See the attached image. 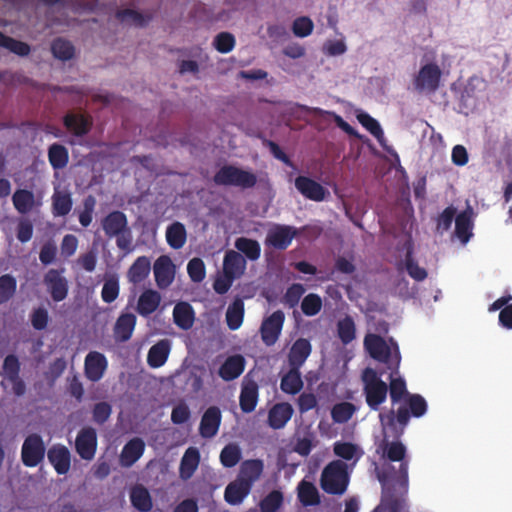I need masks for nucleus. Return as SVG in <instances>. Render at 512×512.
Instances as JSON below:
<instances>
[{
  "mask_svg": "<svg viewBox=\"0 0 512 512\" xmlns=\"http://www.w3.org/2000/svg\"><path fill=\"white\" fill-rule=\"evenodd\" d=\"M382 450V455L390 462H400L397 469L391 463H385L377 472V477L382 485V492L386 493L387 488L391 489L392 494L402 496V486L405 485V498H408L409 489V460L406 459V447L400 441H389L386 438L380 444L378 450Z\"/></svg>",
  "mask_w": 512,
  "mask_h": 512,
  "instance_id": "1",
  "label": "nucleus"
},
{
  "mask_svg": "<svg viewBox=\"0 0 512 512\" xmlns=\"http://www.w3.org/2000/svg\"><path fill=\"white\" fill-rule=\"evenodd\" d=\"M427 402L420 394H410L396 411L389 410L386 413L379 414V420L383 428H389L397 431V424L401 429L398 435L403 433L404 428L408 425L410 417L420 418L427 412Z\"/></svg>",
  "mask_w": 512,
  "mask_h": 512,
  "instance_id": "2",
  "label": "nucleus"
},
{
  "mask_svg": "<svg viewBox=\"0 0 512 512\" xmlns=\"http://www.w3.org/2000/svg\"><path fill=\"white\" fill-rule=\"evenodd\" d=\"M349 484L348 466L342 460L330 462L322 471L321 488L331 495H342Z\"/></svg>",
  "mask_w": 512,
  "mask_h": 512,
  "instance_id": "3",
  "label": "nucleus"
},
{
  "mask_svg": "<svg viewBox=\"0 0 512 512\" xmlns=\"http://www.w3.org/2000/svg\"><path fill=\"white\" fill-rule=\"evenodd\" d=\"M363 393L368 407L377 411L387 399L388 385L380 375L372 369L366 368L362 373Z\"/></svg>",
  "mask_w": 512,
  "mask_h": 512,
  "instance_id": "4",
  "label": "nucleus"
},
{
  "mask_svg": "<svg viewBox=\"0 0 512 512\" xmlns=\"http://www.w3.org/2000/svg\"><path fill=\"white\" fill-rule=\"evenodd\" d=\"M364 347L373 359L387 364L390 370H398L401 356L397 345L392 354L391 348L381 336L369 333L364 338Z\"/></svg>",
  "mask_w": 512,
  "mask_h": 512,
  "instance_id": "5",
  "label": "nucleus"
},
{
  "mask_svg": "<svg viewBox=\"0 0 512 512\" xmlns=\"http://www.w3.org/2000/svg\"><path fill=\"white\" fill-rule=\"evenodd\" d=\"M213 181L217 185L249 189L256 185L257 177L251 171L243 170L234 165H224L215 173Z\"/></svg>",
  "mask_w": 512,
  "mask_h": 512,
  "instance_id": "6",
  "label": "nucleus"
},
{
  "mask_svg": "<svg viewBox=\"0 0 512 512\" xmlns=\"http://www.w3.org/2000/svg\"><path fill=\"white\" fill-rule=\"evenodd\" d=\"M46 446L41 435L29 434L21 447V461L25 467L34 468L44 461Z\"/></svg>",
  "mask_w": 512,
  "mask_h": 512,
  "instance_id": "7",
  "label": "nucleus"
},
{
  "mask_svg": "<svg viewBox=\"0 0 512 512\" xmlns=\"http://www.w3.org/2000/svg\"><path fill=\"white\" fill-rule=\"evenodd\" d=\"M284 322L285 314L282 310L274 311L262 321L260 335L266 346H273L278 341Z\"/></svg>",
  "mask_w": 512,
  "mask_h": 512,
  "instance_id": "8",
  "label": "nucleus"
},
{
  "mask_svg": "<svg viewBox=\"0 0 512 512\" xmlns=\"http://www.w3.org/2000/svg\"><path fill=\"white\" fill-rule=\"evenodd\" d=\"M97 432L93 427L82 428L75 439V450L81 459L91 461L97 451Z\"/></svg>",
  "mask_w": 512,
  "mask_h": 512,
  "instance_id": "9",
  "label": "nucleus"
},
{
  "mask_svg": "<svg viewBox=\"0 0 512 512\" xmlns=\"http://www.w3.org/2000/svg\"><path fill=\"white\" fill-rule=\"evenodd\" d=\"M63 270L50 269L44 275V285L55 302L66 299L69 291L68 280L62 275Z\"/></svg>",
  "mask_w": 512,
  "mask_h": 512,
  "instance_id": "10",
  "label": "nucleus"
},
{
  "mask_svg": "<svg viewBox=\"0 0 512 512\" xmlns=\"http://www.w3.org/2000/svg\"><path fill=\"white\" fill-rule=\"evenodd\" d=\"M441 78V70L435 63H428L422 66L414 80L417 90L434 92L438 89Z\"/></svg>",
  "mask_w": 512,
  "mask_h": 512,
  "instance_id": "11",
  "label": "nucleus"
},
{
  "mask_svg": "<svg viewBox=\"0 0 512 512\" xmlns=\"http://www.w3.org/2000/svg\"><path fill=\"white\" fill-rule=\"evenodd\" d=\"M296 234L297 230L294 227L276 224L268 231L265 243L274 249L285 250L290 246Z\"/></svg>",
  "mask_w": 512,
  "mask_h": 512,
  "instance_id": "12",
  "label": "nucleus"
},
{
  "mask_svg": "<svg viewBox=\"0 0 512 512\" xmlns=\"http://www.w3.org/2000/svg\"><path fill=\"white\" fill-rule=\"evenodd\" d=\"M153 272L158 288H168L175 278V266L172 260L166 256H160L154 263Z\"/></svg>",
  "mask_w": 512,
  "mask_h": 512,
  "instance_id": "13",
  "label": "nucleus"
},
{
  "mask_svg": "<svg viewBox=\"0 0 512 512\" xmlns=\"http://www.w3.org/2000/svg\"><path fill=\"white\" fill-rule=\"evenodd\" d=\"M107 365V359L102 353L97 351L89 352L86 355L84 362L86 378L92 382L99 381L103 377L107 369Z\"/></svg>",
  "mask_w": 512,
  "mask_h": 512,
  "instance_id": "14",
  "label": "nucleus"
},
{
  "mask_svg": "<svg viewBox=\"0 0 512 512\" xmlns=\"http://www.w3.org/2000/svg\"><path fill=\"white\" fill-rule=\"evenodd\" d=\"M402 487V496L392 494L389 488L386 493L382 492L380 504L373 512H410L408 498H405V485Z\"/></svg>",
  "mask_w": 512,
  "mask_h": 512,
  "instance_id": "15",
  "label": "nucleus"
},
{
  "mask_svg": "<svg viewBox=\"0 0 512 512\" xmlns=\"http://www.w3.org/2000/svg\"><path fill=\"white\" fill-rule=\"evenodd\" d=\"M47 457L57 474L65 475L71 467V454L69 449L62 444H55L47 451Z\"/></svg>",
  "mask_w": 512,
  "mask_h": 512,
  "instance_id": "16",
  "label": "nucleus"
},
{
  "mask_svg": "<svg viewBox=\"0 0 512 512\" xmlns=\"http://www.w3.org/2000/svg\"><path fill=\"white\" fill-rule=\"evenodd\" d=\"M295 187L305 198L316 202L323 201L327 194V190L320 183L303 175L296 177Z\"/></svg>",
  "mask_w": 512,
  "mask_h": 512,
  "instance_id": "17",
  "label": "nucleus"
},
{
  "mask_svg": "<svg viewBox=\"0 0 512 512\" xmlns=\"http://www.w3.org/2000/svg\"><path fill=\"white\" fill-rule=\"evenodd\" d=\"M221 420V411L217 406H210L207 408L200 421V435L206 439L214 437L219 431Z\"/></svg>",
  "mask_w": 512,
  "mask_h": 512,
  "instance_id": "18",
  "label": "nucleus"
},
{
  "mask_svg": "<svg viewBox=\"0 0 512 512\" xmlns=\"http://www.w3.org/2000/svg\"><path fill=\"white\" fill-rule=\"evenodd\" d=\"M137 323L133 313H121L113 327V336L116 342H127L131 339Z\"/></svg>",
  "mask_w": 512,
  "mask_h": 512,
  "instance_id": "19",
  "label": "nucleus"
},
{
  "mask_svg": "<svg viewBox=\"0 0 512 512\" xmlns=\"http://www.w3.org/2000/svg\"><path fill=\"white\" fill-rule=\"evenodd\" d=\"M245 257L237 251L228 250L223 260V273L226 278L236 279L243 275L246 269Z\"/></svg>",
  "mask_w": 512,
  "mask_h": 512,
  "instance_id": "20",
  "label": "nucleus"
},
{
  "mask_svg": "<svg viewBox=\"0 0 512 512\" xmlns=\"http://www.w3.org/2000/svg\"><path fill=\"white\" fill-rule=\"evenodd\" d=\"M102 229L108 238H113L124 230H127L128 220L126 215L119 210L108 213L101 221Z\"/></svg>",
  "mask_w": 512,
  "mask_h": 512,
  "instance_id": "21",
  "label": "nucleus"
},
{
  "mask_svg": "<svg viewBox=\"0 0 512 512\" xmlns=\"http://www.w3.org/2000/svg\"><path fill=\"white\" fill-rule=\"evenodd\" d=\"M63 124L74 136L83 137L91 130L92 121L83 114L69 112L63 117Z\"/></svg>",
  "mask_w": 512,
  "mask_h": 512,
  "instance_id": "22",
  "label": "nucleus"
},
{
  "mask_svg": "<svg viewBox=\"0 0 512 512\" xmlns=\"http://www.w3.org/2000/svg\"><path fill=\"white\" fill-rule=\"evenodd\" d=\"M312 346L308 339L299 338L291 346L288 353L289 367L301 368L309 355L311 354Z\"/></svg>",
  "mask_w": 512,
  "mask_h": 512,
  "instance_id": "23",
  "label": "nucleus"
},
{
  "mask_svg": "<svg viewBox=\"0 0 512 512\" xmlns=\"http://www.w3.org/2000/svg\"><path fill=\"white\" fill-rule=\"evenodd\" d=\"M145 443L141 438L135 437L129 440L123 447L120 461L123 467H131L143 455Z\"/></svg>",
  "mask_w": 512,
  "mask_h": 512,
  "instance_id": "24",
  "label": "nucleus"
},
{
  "mask_svg": "<svg viewBox=\"0 0 512 512\" xmlns=\"http://www.w3.org/2000/svg\"><path fill=\"white\" fill-rule=\"evenodd\" d=\"M160 303V293L153 289H146L138 298L136 311L140 316L148 317L158 309Z\"/></svg>",
  "mask_w": 512,
  "mask_h": 512,
  "instance_id": "25",
  "label": "nucleus"
},
{
  "mask_svg": "<svg viewBox=\"0 0 512 512\" xmlns=\"http://www.w3.org/2000/svg\"><path fill=\"white\" fill-rule=\"evenodd\" d=\"M245 369V359L242 355L229 356L220 366L218 374L224 381L238 378Z\"/></svg>",
  "mask_w": 512,
  "mask_h": 512,
  "instance_id": "26",
  "label": "nucleus"
},
{
  "mask_svg": "<svg viewBox=\"0 0 512 512\" xmlns=\"http://www.w3.org/2000/svg\"><path fill=\"white\" fill-rule=\"evenodd\" d=\"M293 415V408L287 402L277 403L269 410L268 424L273 429H282Z\"/></svg>",
  "mask_w": 512,
  "mask_h": 512,
  "instance_id": "27",
  "label": "nucleus"
},
{
  "mask_svg": "<svg viewBox=\"0 0 512 512\" xmlns=\"http://www.w3.org/2000/svg\"><path fill=\"white\" fill-rule=\"evenodd\" d=\"M258 385L255 381L244 382L239 396V405L244 413L255 410L258 403Z\"/></svg>",
  "mask_w": 512,
  "mask_h": 512,
  "instance_id": "28",
  "label": "nucleus"
},
{
  "mask_svg": "<svg viewBox=\"0 0 512 512\" xmlns=\"http://www.w3.org/2000/svg\"><path fill=\"white\" fill-rule=\"evenodd\" d=\"M171 343L168 339L159 340L151 346L147 355V363L152 368L163 366L170 354Z\"/></svg>",
  "mask_w": 512,
  "mask_h": 512,
  "instance_id": "29",
  "label": "nucleus"
},
{
  "mask_svg": "<svg viewBox=\"0 0 512 512\" xmlns=\"http://www.w3.org/2000/svg\"><path fill=\"white\" fill-rule=\"evenodd\" d=\"M173 321L182 330L192 328L195 321V312L188 302H179L173 309Z\"/></svg>",
  "mask_w": 512,
  "mask_h": 512,
  "instance_id": "30",
  "label": "nucleus"
},
{
  "mask_svg": "<svg viewBox=\"0 0 512 512\" xmlns=\"http://www.w3.org/2000/svg\"><path fill=\"white\" fill-rule=\"evenodd\" d=\"M12 203L16 211L22 215L28 214L40 205L34 193L28 189H17L12 195Z\"/></svg>",
  "mask_w": 512,
  "mask_h": 512,
  "instance_id": "31",
  "label": "nucleus"
},
{
  "mask_svg": "<svg viewBox=\"0 0 512 512\" xmlns=\"http://www.w3.org/2000/svg\"><path fill=\"white\" fill-rule=\"evenodd\" d=\"M151 262L147 256L138 257L127 271V279L133 285L143 282L150 274Z\"/></svg>",
  "mask_w": 512,
  "mask_h": 512,
  "instance_id": "32",
  "label": "nucleus"
},
{
  "mask_svg": "<svg viewBox=\"0 0 512 512\" xmlns=\"http://www.w3.org/2000/svg\"><path fill=\"white\" fill-rule=\"evenodd\" d=\"M264 469L263 461L260 459H250L245 460L240 467V473L238 479L243 481L249 486H253V484L260 478Z\"/></svg>",
  "mask_w": 512,
  "mask_h": 512,
  "instance_id": "33",
  "label": "nucleus"
},
{
  "mask_svg": "<svg viewBox=\"0 0 512 512\" xmlns=\"http://www.w3.org/2000/svg\"><path fill=\"white\" fill-rule=\"evenodd\" d=\"M252 487L244 483L240 479L229 483L225 488L224 498L225 501L231 505H238L242 503L244 498L250 493Z\"/></svg>",
  "mask_w": 512,
  "mask_h": 512,
  "instance_id": "34",
  "label": "nucleus"
},
{
  "mask_svg": "<svg viewBox=\"0 0 512 512\" xmlns=\"http://www.w3.org/2000/svg\"><path fill=\"white\" fill-rule=\"evenodd\" d=\"M200 461V453L196 448L190 447L188 448L180 462V477L183 480L190 479L196 469L198 468Z\"/></svg>",
  "mask_w": 512,
  "mask_h": 512,
  "instance_id": "35",
  "label": "nucleus"
},
{
  "mask_svg": "<svg viewBox=\"0 0 512 512\" xmlns=\"http://www.w3.org/2000/svg\"><path fill=\"white\" fill-rule=\"evenodd\" d=\"M130 501L132 506L140 512H150L153 507L151 495L142 485H135L131 488Z\"/></svg>",
  "mask_w": 512,
  "mask_h": 512,
  "instance_id": "36",
  "label": "nucleus"
},
{
  "mask_svg": "<svg viewBox=\"0 0 512 512\" xmlns=\"http://www.w3.org/2000/svg\"><path fill=\"white\" fill-rule=\"evenodd\" d=\"M357 119L360 124L377 139L381 147L388 153H391L392 149L386 145L384 132L379 122L367 113L358 114Z\"/></svg>",
  "mask_w": 512,
  "mask_h": 512,
  "instance_id": "37",
  "label": "nucleus"
},
{
  "mask_svg": "<svg viewBox=\"0 0 512 512\" xmlns=\"http://www.w3.org/2000/svg\"><path fill=\"white\" fill-rule=\"evenodd\" d=\"M280 388L284 393L295 395L303 388L299 367H290L289 371L282 377Z\"/></svg>",
  "mask_w": 512,
  "mask_h": 512,
  "instance_id": "38",
  "label": "nucleus"
},
{
  "mask_svg": "<svg viewBox=\"0 0 512 512\" xmlns=\"http://www.w3.org/2000/svg\"><path fill=\"white\" fill-rule=\"evenodd\" d=\"M51 199L52 214L55 217H64L70 213L73 206V200L68 191L55 190Z\"/></svg>",
  "mask_w": 512,
  "mask_h": 512,
  "instance_id": "39",
  "label": "nucleus"
},
{
  "mask_svg": "<svg viewBox=\"0 0 512 512\" xmlns=\"http://www.w3.org/2000/svg\"><path fill=\"white\" fill-rule=\"evenodd\" d=\"M166 241L175 250L181 249L187 241V231L183 223L175 221L166 229Z\"/></svg>",
  "mask_w": 512,
  "mask_h": 512,
  "instance_id": "40",
  "label": "nucleus"
},
{
  "mask_svg": "<svg viewBox=\"0 0 512 512\" xmlns=\"http://www.w3.org/2000/svg\"><path fill=\"white\" fill-rule=\"evenodd\" d=\"M234 246L237 252L244 255L245 259L256 261L260 258L261 246L257 240L239 237L235 240Z\"/></svg>",
  "mask_w": 512,
  "mask_h": 512,
  "instance_id": "41",
  "label": "nucleus"
},
{
  "mask_svg": "<svg viewBox=\"0 0 512 512\" xmlns=\"http://www.w3.org/2000/svg\"><path fill=\"white\" fill-rule=\"evenodd\" d=\"M472 210L468 208L459 213L455 218V234L463 242L466 243L472 236Z\"/></svg>",
  "mask_w": 512,
  "mask_h": 512,
  "instance_id": "42",
  "label": "nucleus"
},
{
  "mask_svg": "<svg viewBox=\"0 0 512 512\" xmlns=\"http://www.w3.org/2000/svg\"><path fill=\"white\" fill-rule=\"evenodd\" d=\"M244 302L236 298L227 308L226 323L230 330H237L243 323Z\"/></svg>",
  "mask_w": 512,
  "mask_h": 512,
  "instance_id": "43",
  "label": "nucleus"
},
{
  "mask_svg": "<svg viewBox=\"0 0 512 512\" xmlns=\"http://www.w3.org/2000/svg\"><path fill=\"white\" fill-rule=\"evenodd\" d=\"M48 160L53 169H63L69 161L68 149L59 143L51 144L48 148Z\"/></svg>",
  "mask_w": 512,
  "mask_h": 512,
  "instance_id": "44",
  "label": "nucleus"
},
{
  "mask_svg": "<svg viewBox=\"0 0 512 512\" xmlns=\"http://www.w3.org/2000/svg\"><path fill=\"white\" fill-rule=\"evenodd\" d=\"M334 454L346 461L354 460V464L362 457L363 451L351 442L337 441L333 444Z\"/></svg>",
  "mask_w": 512,
  "mask_h": 512,
  "instance_id": "45",
  "label": "nucleus"
},
{
  "mask_svg": "<svg viewBox=\"0 0 512 512\" xmlns=\"http://www.w3.org/2000/svg\"><path fill=\"white\" fill-rule=\"evenodd\" d=\"M397 372H398V370L397 371L391 370L390 383L388 386V391H389L392 405H395L398 402L405 400L410 395V393L407 390L405 380L401 377H398V378L392 377V375Z\"/></svg>",
  "mask_w": 512,
  "mask_h": 512,
  "instance_id": "46",
  "label": "nucleus"
},
{
  "mask_svg": "<svg viewBox=\"0 0 512 512\" xmlns=\"http://www.w3.org/2000/svg\"><path fill=\"white\" fill-rule=\"evenodd\" d=\"M302 109L314 116H323V115H329L333 118L335 124L344 132H346L349 135H357L355 129L346 122L340 115L336 114L332 111H326L319 107H308V106H302Z\"/></svg>",
  "mask_w": 512,
  "mask_h": 512,
  "instance_id": "47",
  "label": "nucleus"
},
{
  "mask_svg": "<svg viewBox=\"0 0 512 512\" xmlns=\"http://www.w3.org/2000/svg\"><path fill=\"white\" fill-rule=\"evenodd\" d=\"M302 109L314 116H323V115H329L333 118L335 124L344 132H346L349 135H357L355 129L346 122L340 115L336 114L332 111H326L319 107H308V106H302Z\"/></svg>",
  "mask_w": 512,
  "mask_h": 512,
  "instance_id": "48",
  "label": "nucleus"
},
{
  "mask_svg": "<svg viewBox=\"0 0 512 512\" xmlns=\"http://www.w3.org/2000/svg\"><path fill=\"white\" fill-rule=\"evenodd\" d=\"M302 109L314 116H323V115H329L333 118L335 124L344 132H346L349 135H357L355 129L346 122L340 115L336 114L332 111H326L319 107H308V106H302Z\"/></svg>",
  "mask_w": 512,
  "mask_h": 512,
  "instance_id": "49",
  "label": "nucleus"
},
{
  "mask_svg": "<svg viewBox=\"0 0 512 512\" xmlns=\"http://www.w3.org/2000/svg\"><path fill=\"white\" fill-rule=\"evenodd\" d=\"M337 334L344 345L351 343L356 337V327L353 318L346 315L337 323Z\"/></svg>",
  "mask_w": 512,
  "mask_h": 512,
  "instance_id": "50",
  "label": "nucleus"
},
{
  "mask_svg": "<svg viewBox=\"0 0 512 512\" xmlns=\"http://www.w3.org/2000/svg\"><path fill=\"white\" fill-rule=\"evenodd\" d=\"M357 411V407L350 402H340L335 404L331 410V417L335 423H346Z\"/></svg>",
  "mask_w": 512,
  "mask_h": 512,
  "instance_id": "51",
  "label": "nucleus"
},
{
  "mask_svg": "<svg viewBox=\"0 0 512 512\" xmlns=\"http://www.w3.org/2000/svg\"><path fill=\"white\" fill-rule=\"evenodd\" d=\"M298 498L305 506L316 505L319 503V494L313 483L301 481L298 486Z\"/></svg>",
  "mask_w": 512,
  "mask_h": 512,
  "instance_id": "52",
  "label": "nucleus"
},
{
  "mask_svg": "<svg viewBox=\"0 0 512 512\" xmlns=\"http://www.w3.org/2000/svg\"><path fill=\"white\" fill-rule=\"evenodd\" d=\"M116 17L123 23H130L136 27H145L151 20V16H144L140 12L133 9H123L116 13Z\"/></svg>",
  "mask_w": 512,
  "mask_h": 512,
  "instance_id": "53",
  "label": "nucleus"
},
{
  "mask_svg": "<svg viewBox=\"0 0 512 512\" xmlns=\"http://www.w3.org/2000/svg\"><path fill=\"white\" fill-rule=\"evenodd\" d=\"M51 52L55 58L66 61L73 58L75 49L70 41L56 38L51 44Z\"/></svg>",
  "mask_w": 512,
  "mask_h": 512,
  "instance_id": "54",
  "label": "nucleus"
},
{
  "mask_svg": "<svg viewBox=\"0 0 512 512\" xmlns=\"http://www.w3.org/2000/svg\"><path fill=\"white\" fill-rule=\"evenodd\" d=\"M0 47H3L18 56H27L31 51L30 46L27 43L9 37L2 32H0Z\"/></svg>",
  "mask_w": 512,
  "mask_h": 512,
  "instance_id": "55",
  "label": "nucleus"
},
{
  "mask_svg": "<svg viewBox=\"0 0 512 512\" xmlns=\"http://www.w3.org/2000/svg\"><path fill=\"white\" fill-rule=\"evenodd\" d=\"M283 501V493L280 490H272L260 501V512H277Z\"/></svg>",
  "mask_w": 512,
  "mask_h": 512,
  "instance_id": "56",
  "label": "nucleus"
},
{
  "mask_svg": "<svg viewBox=\"0 0 512 512\" xmlns=\"http://www.w3.org/2000/svg\"><path fill=\"white\" fill-rule=\"evenodd\" d=\"M241 449L236 444L226 445L220 453V462L226 468L236 466L241 460Z\"/></svg>",
  "mask_w": 512,
  "mask_h": 512,
  "instance_id": "57",
  "label": "nucleus"
},
{
  "mask_svg": "<svg viewBox=\"0 0 512 512\" xmlns=\"http://www.w3.org/2000/svg\"><path fill=\"white\" fill-rule=\"evenodd\" d=\"M83 208L78 213L79 223L82 227H88L93 220V214L96 207V199L93 195H88L83 199Z\"/></svg>",
  "mask_w": 512,
  "mask_h": 512,
  "instance_id": "58",
  "label": "nucleus"
},
{
  "mask_svg": "<svg viewBox=\"0 0 512 512\" xmlns=\"http://www.w3.org/2000/svg\"><path fill=\"white\" fill-rule=\"evenodd\" d=\"M17 281L10 274L0 276V305L10 300L16 292Z\"/></svg>",
  "mask_w": 512,
  "mask_h": 512,
  "instance_id": "59",
  "label": "nucleus"
},
{
  "mask_svg": "<svg viewBox=\"0 0 512 512\" xmlns=\"http://www.w3.org/2000/svg\"><path fill=\"white\" fill-rule=\"evenodd\" d=\"M405 266L408 275L416 281H423L427 278V271L414 261L413 251L409 248L405 255Z\"/></svg>",
  "mask_w": 512,
  "mask_h": 512,
  "instance_id": "60",
  "label": "nucleus"
},
{
  "mask_svg": "<svg viewBox=\"0 0 512 512\" xmlns=\"http://www.w3.org/2000/svg\"><path fill=\"white\" fill-rule=\"evenodd\" d=\"M322 308V299L319 295L310 293L301 302V310L306 316H315Z\"/></svg>",
  "mask_w": 512,
  "mask_h": 512,
  "instance_id": "61",
  "label": "nucleus"
},
{
  "mask_svg": "<svg viewBox=\"0 0 512 512\" xmlns=\"http://www.w3.org/2000/svg\"><path fill=\"white\" fill-rule=\"evenodd\" d=\"M119 282L115 277L107 279L101 290V298L105 303L114 302L119 296Z\"/></svg>",
  "mask_w": 512,
  "mask_h": 512,
  "instance_id": "62",
  "label": "nucleus"
},
{
  "mask_svg": "<svg viewBox=\"0 0 512 512\" xmlns=\"http://www.w3.org/2000/svg\"><path fill=\"white\" fill-rule=\"evenodd\" d=\"M213 46L220 53H229L235 46V37L229 32H220L215 36Z\"/></svg>",
  "mask_w": 512,
  "mask_h": 512,
  "instance_id": "63",
  "label": "nucleus"
},
{
  "mask_svg": "<svg viewBox=\"0 0 512 512\" xmlns=\"http://www.w3.org/2000/svg\"><path fill=\"white\" fill-rule=\"evenodd\" d=\"M187 272L193 282L199 283L206 276L205 264L200 258H193L188 262Z\"/></svg>",
  "mask_w": 512,
  "mask_h": 512,
  "instance_id": "64",
  "label": "nucleus"
}]
</instances>
